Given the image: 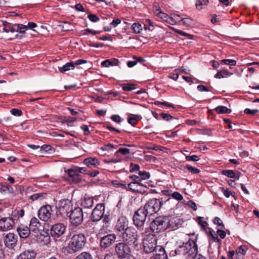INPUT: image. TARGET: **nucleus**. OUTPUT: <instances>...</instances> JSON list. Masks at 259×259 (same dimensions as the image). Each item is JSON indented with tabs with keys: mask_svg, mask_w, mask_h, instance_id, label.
<instances>
[{
	"mask_svg": "<svg viewBox=\"0 0 259 259\" xmlns=\"http://www.w3.org/2000/svg\"><path fill=\"white\" fill-rule=\"evenodd\" d=\"M197 245L194 240H189L179 246L175 250V255H184L187 259H193L198 254Z\"/></svg>",
	"mask_w": 259,
	"mask_h": 259,
	"instance_id": "nucleus-1",
	"label": "nucleus"
},
{
	"mask_svg": "<svg viewBox=\"0 0 259 259\" xmlns=\"http://www.w3.org/2000/svg\"><path fill=\"white\" fill-rule=\"evenodd\" d=\"M217 234L218 235H219L221 239L225 238L226 235V233L224 230H223V229H218Z\"/></svg>",
	"mask_w": 259,
	"mask_h": 259,
	"instance_id": "nucleus-62",
	"label": "nucleus"
},
{
	"mask_svg": "<svg viewBox=\"0 0 259 259\" xmlns=\"http://www.w3.org/2000/svg\"><path fill=\"white\" fill-rule=\"evenodd\" d=\"M213 223L218 225L220 227L219 229H225V226L223 223L222 221L218 217H215L213 220Z\"/></svg>",
	"mask_w": 259,
	"mask_h": 259,
	"instance_id": "nucleus-46",
	"label": "nucleus"
},
{
	"mask_svg": "<svg viewBox=\"0 0 259 259\" xmlns=\"http://www.w3.org/2000/svg\"><path fill=\"white\" fill-rule=\"evenodd\" d=\"M71 224L74 226H78L83 222V212L80 207H75L71 210V213L68 215Z\"/></svg>",
	"mask_w": 259,
	"mask_h": 259,
	"instance_id": "nucleus-8",
	"label": "nucleus"
},
{
	"mask_svg": "<svg viewBox=\"0 0 259 259\" xmlns=\"http://www.w3.org/2000/svg\"><path fill=\"white\" fill-rule=\"evenodd\" d=\"M162 200V198L161 200L156 198L150 199L142 209H145L146 213L151 215L160 210L162 205L164 204Z\"/></svg>",
	"mask_w": 259,
	"mask_h": 259,
	"instance_id": "nucleus-4",
	"label": "nucleus"
},
{
	"mask_svg": "<svg viewBox=\"0 0 259 259\" xmlns=\"http://www.w3.org/2000/svg\"><path fill=\"white\" fill-rule=\"evenodd\" d=\"M74 64L73 62H69L63 66L62 67H59V70L61 73H64L74 68Z\"/></svg>",
	"mask_w": 259,
	"mask_h": 259,
	"instance_id": "nucleus-30",
	"label": "nucleus"
},
{
	"mask_svg": "<svg viewBox=\"0 0 259 259\" xmlns=\"http://www.w3.org/2000/svg\"><path fill=\"white\" fill-rule=\"evenodd\" d=\"M12 217L15 220H18L19 218H22L24 215V210L23 209L18 208L13 210L12 212Z\"/></svg>",
	"mask_w": 259,
	"mask_h": 259,
	"instance_id": "nucleus-28",
	"label": "nucleus"
},
{
	"mask_svg": "<svg viewBox=\"0 0 259 259\" xmlns=\"http://www.w3.org/2000/svg\"><path fill=\"white\" fill-rule=\"evenodd\" d=\"M47 196L46 193H35L31 196L30 198L33 200H42Z\"/></svg>",
	"mask_w": 259,
	"mask_h": 259,
	"instance_id": "nucleus-34",
	"label": "nucleus"
},
{
	"mask_svg": "<svg viewBox=\"0 0 259 259\" xmlns=\"http://www.w3.org/2000/svg\"><path fill=\"white\" fill-rule=\"evenodd\" d=\"M131 191H138V189L133 188V185H137V186L140 187V182L141 181V178H140L139 176H137L135 175H131Z\"/></svg>",
	"mask_w": 259,
	"mask_h": 259,
	"instance_id": "nucleus-25",
	"label": "nucleus"
},
{
	"mask_svg": "<svg viewBox=\"0 0 259 259\" xmlns=\"http://www.w3.org/2000/svg\"><path fill=\"white\" fill-rule=\"evenodd\" d=\"M67 181L73 184H77L81 181V176L77 174L71 178L67 179Z\"/></svg>",
	"mask_w": 259,
	"mask_h": 259,
	"instance_id": "nucleus-39",
	"label": "nucleus"
},
{
	"mask_svg": "<svg viewBox=\"0 0 259 259\" xmlns=\"http://www.w3.org/2000/svg\"><path fill=\"white\" fill-rule=\"evenodd\" d=\"M183 24L186 26H190L192 23V19L190 18H184L181 19Z\"/></svg>",
	"mask_w": 259,
	"mask_h": 259,
	"instance_id": "nucleus-60",
	"label": "nucleus"
},
{
	"mask_svg": "<svg viewBox=\"0 0 259 259\" xmlns=\"http://www.w3.org/2000/svg\"><path fill=\"white\" fill-rule=\"evenodd\" d=\"M210 235L214 241L219 243L221 242V240L218 238V235L215 233L214 231H210Z\"/></svg>",
	"mask_w": 259,
	"mask_h": 259,
	"instance_id": "nucleus-58",
	"label": "nucleus"
},
{
	"mask_svg": "<svg viewBox=\"0 0 259 259\" xmlns=\"http://www.w3.org/2000/svg\"><path fill=\"white\" fill-rule=\"evenodd\" d=\"M187 204L194 210H196L197 209L196 204L193 201L189 200Z\"/></svg>",
	"mask_w": 259,
	"mask_h": 259,
	"instance_id": "nucleus-64",
	"label": "nucleus"
},
{
	"mask_svg": "<svg viewBox=\"0 0 259 259\" xmlns=\"http://www.w3.org/2000/svg\"><path fill=\"white\" fill-rule=\"evenodd\" d=\"M100 33V31H96V30H93L90 29H87L84 30V32H83V34L84 35H88L89 33H92L94 35H96L97 34H98Z\"/></svg>",
	"mask_w": 259,
	"mask_h": 259,
	"instance_id": "nucleus-59",
	"label": "nucleus"
},
{
	"mask_svg": "<svg viewBox=\"0 0 259 259\" xmlns=\"http://www.w3.org/2000/svg\"><path fill=\"white\" fill-rule=\"evenodd\" d=\"M140 171V166L137 164H134L131 162V172Z\"/></svg>",
	"mask_w": 259,
	"mask_h": 259,
	"instance_id": "nucleus-54",
	"label": "nucleus"
},
{
	"mask_svg": "<svg viewBox=\"0 0 259 259\" xmlns=\"http://www.w3.org/2000/svg\"><path fill=\"white\" fill-rule=\"evenodd\" d=\"M104 205L103 204H98L93 209L91 216V221H89V225L92 224V222H97L99 221L103 217Z\"/></svg>",
	"mask_w": 259,
	"mask_h": 259,
	"instance_id": "nucleus-11",
	"label": "nucleus"
},
{
	"mask_svg": "<svg viewBox=\"0 0 259 259\" xmlns=\"http://www.w3.org/2000/svg\"><path fill=\"white\" fill-rule=\"evenodd\" d=\"M186 167L188 169V170L192 174H199L200 172V170L199 169L189 165H187Z\"/></svg>",
	"mask_w": 259,
	"mask_h": 259,
	"instance_id": "nucleus-53",
	"label": "nucleus"
},
{
	"mask_svg": "<svg viewBox=\"0 0 259 259\" xmlns=\"http://www.w3.org/2000/svg\"><path fill=\"white\" fill-rule=\"evenodd\" d=\"M208 3V0H197L195 5L197 9L201 10L202 5H206Z\"/></svg>",
	"mask_w": 259,
	"mask_h": 259,
	"instance_id": "nucleus-42",
	"label": "nucleus"
},
{
	"mask_svg": "<svg viewBox=\"0 0 259 259\" xmlns=\"http://www.w3.org/2000/svg\"><path fill=\"white\" fill-rule=\"evenodd\" d=\"M88 17L93 22H96L99 20V18L95 14H90L88 15Z\"/></svg>",
	"mask_w": 259,
	"mask_h": 259,
	"instance_id": "nucleus-57",
	"label": "nucleus"
},
{
	"mask_svg": "<svg viewBox=\"0 0 259 259\" xmlns=\"http://www.w3.org/2000/svg\"><path fill=\"white\" fill-rule=\"evenodd\" d=\"M130 152L129 149L127 148H120L115 152V155L118 156L119 154L125 155Z\"/></svg>",
	"mask_w": 259,
	"mask_h": 259,
	"instance_id": "nucleus-52",
	"label": "nucleus"
},
{
	"mask_svg": "<svg viewBox=\"0 0 259 259\" xmlns=\"http://www.w3.org/2000/svg\"><path fill=\"white\" fill-rule=\"evenodd\" d=\"M4 26L3 31L6 32H18L20 33L23 34L25 33V30H21V28H25V26H23V24H15L4 21L3 22Z\"/></svg>",
	"mask_w": 259,
	"mask_h": 259,
	"instance_id": "nucleus-14",
	"label": "nucleus"
},
{
	"mask_svg": "<svg viewBox=\"0 0 259 259\" xmlns=\"http://www.w3.org/2000/svg\"><path fill=\"white\" fill-rule=\"evenodd\" d=\"M131 233L132 234V236H131V242H132V244H131V246L132 245L133 250L138 251L142 249L143 245L142 244L141 241L139 239L137 231L135 229L131 228Z\"/></svg>",
	"mask_w": 259,
	"mask_h": 259,
	"instance_id": "nucleus-17",
	"label": "nucleus"
},
{
	"mask_svg": "<svg viewBox=\"0 0 259 259\" xmlns=\"http://www.w3.org/2000/svg\"><path fill=\"white\" fill-rule=\"evenodd\" d=\"M157 251L154 252L155 259H167V255L163 247L161 246L157 247Z\"/></svg>",
	"mask_w": 259,
	"mask_h": 259,
	"instance_id": "nucleus-24",
	"label": "nucleus"
},
{
	"mask_svg": "<svg viewBox=\"0 0 259 259\" xmlns=\"http://www.w3.org/2000/svg\"><path fill=\"white\" fill-rule=\"evenodd\" d=\"M198 223L203 228H204L205 226L207 225V223L206 221H203L202 217L198 218Z\"/></svg>",
	"mask_w": 259,
	"mask_h": 259,
	"instance_id": "nucleus-61",
	"label": "nucleus"
},
{
	"mask_svg": "<svg viewBox=\"0 0 259 259\" xmlns=\"http://www.w3.org/2000/svg\"><path fill=\"white\" fill-rule=\"evenodd\" d=\"M244 113L247 114H251L254 115L257 113H258L259 110L258 109H250L248 108H246L244 111Z\"/></svg>",
	"mask_w": 259,
	"mask_h": 259,
	"instance_id": "nucleus-55",
	"label": "nucleus"
},
{
	"mask_svg": "<svg viewBox=\"0 0 259 259\" xmlns=\"http://www.w3.org/2000/svg\"><path fill=\"white\" fill-rule=\"evenodd\" d=\"M215 111L219 114L230 113L231 111L226 107L224 106H219L215 108Z\"/></svg>",
	"mask_w": 259,
	"mask_h": 259,
	"instance_id": "nucleus-35",
	"label": "nucleus"
},
{
	"mask_svg": "<svg viewBox=\"0 0 259 259\" xmlns=\"http://www.w3.org/2000/svg\"><path fill=\"white\" fill-rule=\"evenodd\" d=\"M231 74L227 70H222L218 72L215 75L216 78H222L229 76Z\"/></svg>",
	"mask_w": 259,
	"mask_h": 259,
	"instance_id": "nucleus-33",
	"label": "nucleus"
},
{
	"mask_svg": "<svg viewBox=\"0 0 259 259\" xmlns=\"http://www.w3.org/2000/svg\"><path fill=\"white\" fill-rule=\"evenodd\" d=\"M141 119L142 117L140 115L131 114V125L134 126Z\"/></svg>",
	"mask_w": 259,
	"mask_h": 259,
	"instance_id": "nucleus-37",
	"label": "nucleus"
},
{
	"mask_svg": "<svg viewBox=\"0 0 259 259\" xmlns=\"http://www.w3.org/2000/svg\"><path fill=\"white\" fill-rule=\"evenodd\" d=\"M64 31H72L73 30V26L68 22H64L60 25Z\"/></svg>",
	"mask_w": 259,
	"mask_h": 259,
	"instance_id": "nucleus-36",
	"label": "nucleus"
},
{
	"mask_svg": "<svg viewBox=\"0 0 259 259\" xmlns=\"http://www.w3.org/2000/svg\"><path fill=\"white\" fill-rule=\"evenodd\" d=\"M221 189L227 198H229L230 196L235 197V193L234 192L230 191L228 189H225L224 188H221Z\"/></svg>",
	"mask_w": 259,
	"mask_h": 259,
	"instance_id": "nucleus-45",
	"label": "nucleus"
},
{
	"mask_svg": "<svg viewBox=\"0 0 259 259\" xmlns=\"http://www.w3.org/2000/svg\"><path fill=\"white\" fill-rule=\"evenodd\" d=\"M12 188L6 183H2L0 184V191L6 192L7 191L11 192Z\"/></svg>",
	"mask_w": 259,
	"mask_h": 259,
	"instance_id": "nucleus-40",
	"label": "nucleus"
},
{
	"mask_svg": "<svg viewBox=\"0 0 259 259\" xmlns=\"http://www.w3.org/2000/svg\"><path fill=\"white\" fill-rule=\"evenodd\" d=\"M160 115L164 120L166 121H168L172 118V116L168 114L162 113Z\"/></svg>",
	"mask_w": 259,
	"mask_h": 259,
	"instance_id": "nucleus-63",
	"label": "nucleus"
},
{
	"mask_svg": "<svg viewBox=\"0 0 259 259\" xmlns=\"http://www.w3.org/2000/svg\"><path fill=\"white\" fill-rule=\"evenodd\" d=\"M83 163L90 168L96 167L100 164V162L97 158L93 157L85 158Z\"/></svg>",
	"mask_w": 259,
	"mask_h": 259,
	"instance_id": "nucleus-23",
	"label": "nucleus"
},
{
	"mask_svg": "<svg viewBox=\"0 0 259 259\" xmlns=\"http://www.w3.org/2000/svg\"><path fill=\"white\" fill-rule=\"evenodd\" d=\"M132 58V60H131V67H133L138 64H142L145 61L143 58L136 56H133Z\"/></svg>",
	"mask_w": 259,
	"mask_h": 259,
	"instance_id": "nucleus-29",
	"label": "nucleus"
},
{
	"mask_svg": "<svg viewBox=\"0 0 259 259\" xmlns=\"http://www.w3.org/2000/svg\"><path fill=\"white\" fill-rule=\"evenodd\" d=\"M171 196L172 198H174L177 200L181 201L183 199V196L178 192H174L171 194Z\"/></svg>",
	"mask_w": 259,
	"mask_h": 259,
	"instance_id": "nucleus-51",
	"label": "nucleus"
},
{
	"mask_svg": "<svg viewBox=\"0 0 259 259\" xmlns=\"http://www.w3.org/2000/svg\"><path fill=\"white\" fill-rule=\"evenodd\" d=\"M116 236L114 234H110L101 238L100 246L102 249H106L111 246L115 242Z\"/></svg>",
	"mask_w": 259,
	"mask_h": 259,
	"instance_id": "nucleus-16",
	"label": "nucleus"
},
{
	"mask_svg": "<svg viewBox=\"0 0 259 259\" xmlns=\"http://www.w3.org/2000/svg\"><path fill=\"white\" fill-rule=\"evenodd\" d=\"M75 259H93V257L89 252H83L77 256Z\"/></svg>",
	"mask_w": 259,
	"mask_h": 259,
	"instance_id": "nucleus-41",
	"label": "nucleus"
},
{
	"mask_svg": "<svg viewBox=\"0 0 259 259\" xmlns=\"http://www.w3.org/2000/svg\"><path fill=\"white\" fill-rule=\"evenodd\" d=\"M156 15L159 18H161L164 21H166L168 19V18L169 17V16L167 15L166 13L162 12V11H160L158 13L156 14Z\"/></svg>",
	"mask_w": 259,
	"mask_h": 259,
	"instance_id": "nucleus-48",
	"label": "nucleus"
},
{
	"mask_svg": "<svg viewBox=\"0 0 259 259\" xmlns=\"http://www.w3.org/2000/svg\"><path fill=\"white\" fill-rule=\"evenodd\" d=\"M166 216L156 217L151 223L150 227L152 232L158 233L167 229Z\"/></svg>",
	"mask_w": 259,
	"mask_h": 259,
	"instance_id": "nucleus-3",
	"label": "nucleus"
},
{
	"mask_svg": "<svg viewBox=\"0 0 259 259\" xmlns=\"http://www.w3.org/2000/svg\"><path fill=\"white\" fill-rule=\"evenodd\" d=\"M52 207L49 204L41 206L37 212L39 219L44 222H47L53 216Z\"/></svg>",
	"mask_w": 259,
	"mask_h": 259,
	"instance_id": "nucleus-10",
	"label": "nucleus"
},
{
	"mask_svg": "<svg viewBox=\"0 0 259 259\" xmlns=\"http://www.w3.org/2000/svg\"><path fill=\"white\" fill-rule=\"evenodd\" d=\"M186 159L187 161H198L200 160V158L196 155H188L186 156Z\"/></svg>",
	"mask_w": 259,
	"mask_h": 259,
	"instance_id": "nucleus-50",
	"label": "nucleus"
},
{
	"mask_svg": "<svg viewBox=\"0 0 259 259\" xmlns=\"http://www.w3.org/2000/svg\"><path fill=\"white\" fill-rule=\"evenodd\" d=\"M77 174V169L76 167L75 168H71L68 170V176L66 178V180L67 181V179L71 178Z\"/></svg>",
	"mask_w": 259,
	"mask_h": 259,
	"instance_id": "nucleus-47",
	"label": "nucleus"
},
{
	"mask_svg": "<svg viewBox=\"0 0 259 259\" xmlns=\"http://www.w3.org/2000/svg\"><path fill=\"white\" fill-rule=\"evenodd\" d=\"M23 26H25V28H21V30H26L28 28L33 29L34 28L37 26V25L34 22H29L27 25H23Z\"/></svg>",
	"mask_w": 259,
	"mask_h": 259,
	"instance_id": "nucleus-49",
	"label": "nucleus"
},
{
	"mask_svg": "<svg viewBox=\"0 0 259 259\" xmlns=\"http://www.w3.org/2000/svg\"><path fill=\"white\" fill-rule=\"evenodd\" d=\"M15 224L13 218L4 217L0 219V231L2 232L11 230Z\"/></svg>",
	"mask_w": 259,
	"mask_h": 259,
	"instance_id": "nucleus-18",
	"label": "nucleus"
},
{
	"mask_svg": "<svg viewBox=\"0 0 259 259\" xmlns=\"http://www.w3.org/2000/svg\"><path fill=\"white\" fill-rule=\"evenodd\" d=\"M247 247L244 245H242L238 247L236 250V257L237 258H239L241 255H244L246 252Z\"/></svg>",
	"mask_w": 259,
	"mask_h": 259,
	"instance_id": "nucleus-31",
	"label": "nucleus"
},
{
	"mask_svg": "<svg viewBox=\"0 0 259 259\" xmlns=\"http://www.w3.org/2000/svg\"><path fill=\"white\" fill-rule=\"evenodd\" d=\"M156 239L154 236H148L143 239V247L147 253H154L157 251Z\"/></svg>",
	"mask_w": 259,
	"mask_h": 259,
	"instance_id": "nucleus-7",
	"label": "nucleus"
},
{
	"mask_svg": "<svg viewBox=\"0 0 259 259\" xmlns=\"http://www.w3.org/2000/svg\"><path fill=\"white\" fill-rule=\"evenodd\" d=\"M35 150L36 155L39 156H49L55 153V148L53 147H29Z\"/></svg>",
	"mask_w": 259,
	"mask_h": 259,
	"instance_id": "nucleus-13",
	"label": "nucleus"
},
{
	"mask_svg": "<svg viewBox=\"0 0 259 259\" xmlns=\"http://www.w3.org/2000/svg\"><path fill=\"white\" fill-rule=\"evenodd\" d=\"M5 245L8 248L14 249L16 246L17 236L13 233H9L3 237Z\"/></svg>",
	"mask_w": 259,
	"mask_h": 259,
	"instance_id": "nucleus-15",
	"label": "nucleus"
},
{
	"mask_svg": "<svg viewBox=\"0 0 259 259\" xmlns=\"http://www.w3.org/2000/svg\"><path fill=\"white\" fill-rule=\"evenodd\" d=\"M222 174L230 178H236V173L233 170L225 169L222 171Z\"/></svg>",
	"mask_w": 259,
	"mask_h": 259,
	"instance_id": "nucleus-38",
	"label": "nucleus"
},
{
	"mask_svg": "<svg viewBox=\"0 0 259 259\" xmlns=\"http://www.w3.org/2000/svg\"><path fill=\"white\" fill-rule=\"evenodd\" d=\"M148 214L145 213L144 209L139 208L135 213L133 217V222L135 225L137 227H141L145 222L146 217Z\"/></svg>",
	"mask_w": 259,
	"mask_h": 259,
	"instance_id": "nucleus-12",
	"label": "nucleus"
},
{
	"mask_svg": "<svg viewBox=\"0 0 259 259\" xmlns=\"http://www.w3.org/2000/svg\"><path fill=\"white\" fill-rule=\"evenodd\" d=\"M86 243V237L83 234H75L71 237L66 249L68 253H72L82 249Z\"/></svg>",
	"mask_w": 259,
	"mask_h": 259,
	"instance_id": "nucleus-2",
	"label": "nucleus"
},
{
	"mask_svg": "<svg viewBox=\"0 0 259 259\" xmlns=\"http://www.w3.org/2000/svg\"><path fill=\"white\" fill-rule=\"evenodd\" d=\"M66 227L63 223H57L52 225L50 228V235L55 239L61 237L64 234Z\"/></svg>",
	"mask_w": 259,
	"mask_h": 259,
	"instance_id": "nucleus-9",
	"label": "nucleus"
},
{
	"mask_svg": "<svg viewBox=\"0 0 259 259\" xmlns=\"http://www.w3.org/2000/svg\"><path fill=\"white\" fill-rule=\"evenodd\" d=\"M11 113L14 116H21L22 114V111L21 110L13 108L11 110Z\"/></svg>",
	"mask_w": 259,
	"mask_h": 259,
	"instance_id": "nucleus-56",
	"label": "nucleus"
},
{
	"mask_svg": "<svg viewBox=\"0 0 259 259\" xmlns=\"http://www.w3.org/2000/svg\"><path fill=\"white\" fill-rule=\"evenodd\" d=\"M131 28L135 33H139L142 30L143 27L139 22H135L132 24Z\"/></svg>",
	"mask_w": 259,
	"mask_h": 259,
	"instance_id": "nucleus-32",
	"label": "nucleus"
},
{
	"mask_svg": "<svg viewBox=\"0 0 259 259\" xmlns=\"http://www.w3.org/2000/svg\"><path fill=\"white\" fill-rule=\"evenodd\" d=\"M167 229L176 230L180 224V220L177 217H171L166 216Z\"/></svg>",
	"mask_w": 259,
	"mask_h": 259,
	"instance_id": "nucleus-20",
	"label": "nucleus"
},
{
	"mask_svg": "<svg viewBox=\"0 0 259 259\" xmlns=\"http://www.w3.org/2000/svg\"><path fill=\"white\" fill-rule=\"evenodd\" d=\"M124 242L119 243L116 245L115 250L121 259H130L129 241H123Z\"/></svg>",
	"mask_w": 259,
	"mask_h": 259,
	"instance_id": "nucleus-6",
	"label": "nucleus"
},
{
	"mask_svg": "<svg viewBox=\"0 0 259 259\" xmlns=\"http://www.w3.org/2000/svg\"><path fill=\"white\" fill-rule=\"evenodd\" d=\"M138 175L140 176V178H141V181L143 180H146L149 178L150 174L145 171H139Z\"/></svg>",
	"mask_w": 259,
	"mask_h": 259,
	"instance_id": "nucleus-44",
	"label": "nucleus"
},
{
	"mask_svg": "<svg viewBox=\"0 0 259 259\" xmlns=\"http://www.w3.org/2000/svg\"><path fill=\"white\" fill-rule=\"evenodd\" d=\"M94 204V199L92 197H90L85 194L81 200V205L84 208H91Z\"/></svg>",
	"mask_w": 259,
	"mask_h": 259,
	"instance_id": "nucleus-22",
	"label": "nucleus"
},
{
	"mask_svg": "<svg viewBox=\"0 0 259 259\" xmlns=\"http://www.w3.org/2000/svg\"><path fill=\"white\" fill-rule=\"evenodd\" d=\"M128 219L123 216L120 217L117 222L116 227L119 231H123L122 233V237L123 241H128L130 237L128 234L130 232V227Z\"/></svg>",
	"mask_w": 259,
	"mask_h": 259,
	"instance_id": "nucleus-5",
	"label": "nucleus"
},
{
	"mask_svg": "<svg viewBox=\"0 0 259 259\" xmlns=\"http://www.w3.org/2000/svg\"><path fill=\"white\" fill-rule=\"evenodd\" d=\"M221 63L230 66H235L236 64V61L233 59H224L221 60Z\"/></svg>",
	"mask_w": 259,
	"mask_h": 259,
	"instance_id": "nucleus-43",
	"label": "nucleus"
},
{
	"mask_svg": "<svg viewBox=\"0 0 259 259\" xmlns=\"http://www.w3.org/2000/svg\"><path fill=\"white\" fill-rule=\"evenodd\" d=\"M17 231L21 238H26L30 235L31 229L27 226L21 225L17 228Z\"/></svg>",
	"mask_w": 259,
	"mask_h": 259,
	"instance_id": "nucleus-21",
	"label": "nucleus"
},
{
	"mask_svg": "<svg viewBox=\"0 0 259 259\" xmlns=\"http://www.w3.org/2000/svg\"><path fill=\"white\" fill-rule=\"evenodd\" d=\"M70 206L68 205H65L63 206H60L58 208L57 207H56L57 209L56 211V215H60L63 217L65 216H68V214L69 212L68 211V210L69 209Z\"/></svg>",
	"mask_w": 259,
	"mask_h": 259,
	"instance_id": "nucleus-26",
	"label": "nucleus"
},
{
	"mask_svg": "<svg viewBox=\"0 0 259 259\" xmlns=\"http://www.w3.org/2000/svg\"><path fill=\"white\" fill-rule=\"evenodd\" d=\"M40 226V224L37 218L34 217L31 219L29 228L31 229L32 231H38Z\"/></svg>",
	"mask_w": 259,
	"mask_h": 259,
	"instance_id": "nucleus-27",
	"label": "nucleus"
},
{
	"mask_svg": "<svg viewBox=\"0 0 259 259\" xmlns=\"http://www.w3.org/2000/svg\"><path fill=\"white\" fill-rule=\"evenodd\" d=\"M36 256V252L31 249H26L21 252L16 259H34Z\"/></svg>",
	"mask_w": 259,
	"mask_h": 259,
	"instance_id": "nucleus-19",
	"label": "nucleus"
}]
</instances>
